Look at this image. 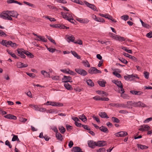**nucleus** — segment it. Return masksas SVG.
Returning a JSON list of instances; mask_svg holds the SVG:
<instances>
[{
    "mask_svg": "<svg viewBox=\"0 0 152 152\" xmlns=\"http://www.w3.org/2000/svg\"><path fill=\"white\" fill-rule=\"evenodd\" d=\"M23 3L24 4H26L28 5L30 7H34V4H32L28 2H26V1H23Z\"/></svg>",
    "mask_w": 152,
    "mask_h": 152,
    "instance_id": "obj_60",
    "label": "nucleus"
},
{
    "mask_svg": "<svg viewBox=\"0 0 152 152\" xmlns=\"http://www.w3.org/2000/svg\"><path fill=\"white\" fill-rule=\"evenodd\" d=\"M112 82L113 83H115V85H116L120 87L121 86H122V84L121 83V82L120 81H118L114 80H112Z\"/></svg>",
    "mask_w": 152,
    "mask_h": 152,
    "instance_id": "obj_16",
    "label": "nucleus"
},
{
    "mask_svg": "<svg viewBox=\"0 0 152 152\" xmlns=\"http://www.w3.org/2000/svg\"><path fill=\"white\" fill-rule=\"evenodd\" d=\"M76 20L79 22L83 24H87L89 21V20L87 18L83 19L78 18Z\"/></svg>",
    "mask_w": 152,
    "mask_h": 152,
    "instance_id": "obj_8",
    "label": "nucleus"
},
{
    "mask_svg": "<svg viewBox=\"0 0 152 152\" xmlns=\"http://www.w3.org/2000/svg\"><path fill=\"white\" fill-rule=\"evenodd\" d=\"M87 83L88 86L93 87L94 86V83L92 82L91 80L89 79L87 81Z\"/></svg>",
    "mask_w": 152,
    "mask_h": 152,
    "instance_id": "obj_31",
    "label": "nucleus"
},
{
    "mask_svg": "<svg viewBox=\"0 0 152 152\" xmlns=\"http://www.w3.org/2000/svg\"><path fill=\"white\" fill-rule=\"evenodd\" d=\"M106 141H99L96 142V146L99 147H103L106 145Z\"/></svg>",
    "mask_w": 152,
    "mask_h": 152,
    "instance_id": "obj_10",
    "label": "nucleus"
},
{
    "mask_svg": "<svg viewBox=\"0 0 152 152\" xmlns=\"http://www.w3.org/2000/svg\"><path fill=\"white\" fill-rule=\"evenodd\" d=\"M121 18L125 21H126L129 19V16L127 15H124L121 17Z\"/></svg>",
    "mask_w": 152,
    "mask_h": 152,
    "instance_id": "obj_37",
    "label": "nucleus"
},
{
    "mask_svg": "<svg viewBox=\"0 0 152 152\" xmlns=\"http://www.w3.org/2000/svg\"><path fill=\"white\" fill-rule=\"evenodd\" d=\"M1 44L3 45H4L7 47L11 46L12 48H16L17 46V45L15 43H13L11 41L3 40L2 41Z\"/></svg>",
    "mask_w": 152,
    "mask_h": 152,
    "instance_id": "obj_2",
    "label": "nucleus"
},
{
    "mask_svg": "<svg viewBox=\"0 0 152 152\" xmlns=\"http://www.w3.org/2000/svg\"><path fill=\"white\" fill-rule=\"evenodd\" d=\"M17 52L18 54V56L23 58H25L26 56L24 55V49L23 48L18 49L17 50Z\"/></svg>",
    "mask_w": 152,
    "mask_h": 152,
    "instance_id": "obj_7",
    "label": "nucleus"
},
{
    "mask_svg": "<svg viewBox=\"0 0 152 152\" xmlns=\"http://www.w3.org/2000/svg\"><path fill=\"white\" fill-rule=\"evenodd\" d=\"M38 38H39V39H36L38 41H41L43 42H45L46 41L45 40V38L43 37H42L41 36H37Z\"/></svg>",
    "mask_w": 152,
    "mask_h": 152,
    "instance_id": "obj_39",
    "label": "nucleus"
},
{
    "mask_svg": "<svg viewBox=\"0 0 152 152\" xmlns=\"http://www.w3.org/2000/svg\"><path fill=\"white\" fill-rule=\"evenodd\" d=\"M82 63L86 67H90V64L88 61L83 60L82 61Z\"/></svg>",
    "mask_w": 152,
    "mask_h": 152,
    "instance_id": "obj_24",
    "label": "nucleus"
},
{
    "mask_svg": "<svg viewBox=\"0 0 152 152\" xmlns=\"http://www.w3.org/2000/svg\"><path fill=\"white\" fill-rule=\"evenodd\" d=\"M47 49L49 52L52 53L54 52L56 50L55 49L50 48H47Z\"/></svg>",
    "mask_w": 152,
    "mask_h": 152,
    "instance_id": "obj_57",
    "label": "nucleus"
},
{
    "mask_svg": "<svg viewBox=\"0 0 152 152\" xmlns=\"http://www.w3.org/2000/svg\"><path fill=\"white\" fill-rule=\"evenodd\" d=\"M48 39L51 42L54 44L56 45V43L54 40H53L51 37L47 36Z\"/></svg>",
    "mask_w": 152,
    "mask_h": 152,
    "instance_id": "obj_48",
    "label": "nucleus"
},
{
    "mask_svg": "<svg viewBox=\"0 0 152 152\" xmlns=\"http://www.w3.org/2000/svg\"><path fill=\"white\" fill-rule=\"evenodd\" d=\"M97 92L98 93V94H104L105 95L107 96V93L104 91H97Z\"/></svg>",
    "mask_w": 152,
    "mask_h": 152,
    "instance_id": "obj_49",
    "label": "nucleus"
},
{
    "mask_svg": "<svg viewBox=\"0 0 152 152\" xmlns=\"http://www.w3.org/2000/svg\"><path fill=\"white\" fill-rule=\"evenodd\" d=\"M71 80V77H70L66 76H64L62 79V82L65 83H68V82H72V80Z\"/></svg>",
    "mask_w": 152,
    "mask_h": 152,
    "instance_id": "obj_6",
    "label": "nucleus"
},
{
    "mask_svg": "<svg viewBox=\"0 0 152 152\" xmlns=\"http://www.w3.org/2000/svg\"><path fill=\"white\" fill-rule=\"evenodd\" d=\"M75 40V37L72 36L69 37L67 38V41L69 42L70 41L73 42Z\"/></svg>",
    "mask_w": 152,
    "mask_h": 152,
    "instance_id": "obj_34",
    "label": "nucleus"
},
{
    "mask_svg": "<svg viewBox=\"0 0 152 152\" xmlns=\"http://www.w3.org/2000/svg\"><path fill=\"white\" fill-rule=\"evenodd\" d=\"M115 134L117 137H124L127 135L128 133L125 131H121L116 133Z\"/></svg>",
    "mask_w": 152,
    "mask_h": 152,
    "instance_id": "obj_5",
    "label": "nucleus"
},
{
    "mask_svg": "<svg viewBox=\"0 0 152 152\" xmlns=\"http://www.w3.org/2000/svg\"><path fill=\"white\" fill-rule=\"evenodd\" d=\"M124 79L126 80H132V76L131 75H128V76H124Z\"/></svg>",
    "mask_w": 152,
    "mask_h": 152,
    "instance_id": "obj_40",
    "label": "nucleus"
},
{
    "mask_svg": "<svg viewBox=\"0 0 152 152\" xmlns=\"http://www.w3.org/2000/svg\"><path fill=\"white\" fill-rule=\"evenodd\" d=\"M75 72L78 74L83 76H85L87 75V72L85 70L81 68H76L75 69Z\"/></svg>",
    "mask_w": 152,
    "mask_h": 152,
    "instance_id": "obj_4",
    "label": "nucleus"
},
{
    "mask_svg": "<svg viewBox=\"0 0 152 152\" xmlns=\"http://www.w3.org/2000/svg\"><path fill=\"white\" fill-rule=\"evenodd\" d=\"M72 118L73 120L75 121V122H77V121H80V120L77 117H72Z\"/></svg>",
    "mask_w": 152,
    "mask_h": 152,
    "instance_id": "obj_63",
    "label": "nucleus"
},
{
    "mask_svg": "<svg viewBox=\"0 0 152 152\" xmlns=\"http://www.w3.org/2000/svg\"><path fill=\"white\" fill-rule=\"evenodd\" d=\"M99 115L102 118H109V117H108L107 115L105 112L100 113L99 114Z\"/></svg>",
    "mask_w": 152,
    "mask_h": 152,
    "instance_id": "obj_21",
    "label": "nucleus"
},
{
    "mask_svg": "<svg viewBox=\"0 0 152 152\" xmlns=\"http://www.w3.org/2000/svg\"><path fill=\"white\" fill-rule=\"evenodd\" d=\"M99 85L102 87H104L105 86V84L106 83V82L104 81H98Z\"/></svg>",
    "mask_w": 152,
    "mask_h": 152,
    "instance_id": "obj_32",
    "label": "nucleus"
},
{
    "mask_svg": "<svg viewBox=\"0 0 152 152\" xmlns=\"http://www.w3.org/2000/svg\"><path fill=\"white\" fill-rule=\"evenodd\" d=\"M71 53H72V54L77 59H80V57L75 52L71 51Z\"/></svg>",
    "mask_w": 152,
    "mask_h": 152,
    "instance_id": "obj_30",
    "label": "nucleus"
},
{
    "mask_svg": "<svg viewBox=\"0 0 152 152\" xmlns=\"http://www.w3.org/2000/svg\"><path fill=\"white\" fill-rule=\"evenodd\" d=\"M81 151V149L78 147H74L72 149V151L75 152H80Z\"/></svg>",
    "mask_w": 152,
    "mask_h": 152,
    "instance_id": "obj_19",
    "label": "nucleus"
},
{
    "mask_svg": "<svg viewBox=\"0 0 152 152\" xmlns=\"http://www.w3.org/2000/svg\"><path fill=\"white\" fill-rule=\"evenodd\" d=\"M12 135L13 136L12 140V141H20L19 139L18 138L17 135H15L14 134H12Z\"/></svg>",
    "mask_w": 152,
    "mask_h": 152,
    "instance_id": "obj_26",
    "label": "nucleus"
},
{
    "mask_svg": "<svg viewBox=\"0 0 152 152\" xmlns=\"http://www.w3.org/2000/svg\"><path fill=\"white\" fill-rule=\"evenodd\" d=\"M67 20L72 23H74L75 22V20L73 19L72 17L69 18Z\"/></svg>",
    "mask_w": 152,
    "mask_h": 152,
    "instance_id": "obj_55",
    "label": "nucleus"
},
{
    "mask_svg": "<svg viewBox=\"0 0 152 152\" xmlns=\"http://www.w3.org/2000/svg\"><path fill=\"white\" fill-rule=\"evenodd\" d=\"M89 73L91 74H96L98 73H101V71L96 69L95 67H91L88 71Z\"/></svg>",
    "mask_w": 152,
    "mask_h": 152,
    "instance_id": "obj_3",
    "label": "nucleus"
},
{
    "mask_svg": "<svg viewBox=\"0 0 152 152\" xmlns=\"http://www.w3.org/2000/svg\"><path fill=\"white\" fill-rule=\"evenodd\" d=\"M29 106L34 109L35 110H38V107L37 105L33 104H30L29 105Z\"/></svg>",
    "mask_w": 152,
    "mask_h": 152,
    "instance_id": "obj_33",
    "label": "nucleus"
},
{
    "mask_svg": "<svg viewBox=\"0 0 152 152\" xmlns=\"http://www.w3.org/2000/svg\"><path fill=\"white\" fill-rule=\"evenodd\" d=\"M7 52H8V53L11 55L12 57L15 58H17V57L16 56L14 53H12L10 51L7 50Z\"/></svg>",
    "mask_w": 152,
    "mask_h": 152,
    "instance_id": "obj_38",
    "label": "nucleus"
},
{
    "mask_svg": "<svg viewBox=\"0 0 152 152\" xmlns=\"http://www.w3.org/2000/svg\"><path fill=\"white\" fill-rule=\"evenodd\" d=\"M96 21L99 22H104L105 21L104 19L102 18H98V19L97 20H96Z\"/></svg>",
    "mask_w": 152,
    "mask_h": 152,
    "instance_id": "obj_53",
    "label": "nucleus"
},
{
    "mask_svg": "<svg viewBox=\"0 0 152 152\" xmlns=\"http://www.w3.org/2000/svg\"><path fill=\"white\" fill-rule=\"evenodd\" d=\"M5 144L6 145L8 146L10 148H12V145L10 143L8 140H7L5 142Z\"/></svg>",
    "mask_w": 152,
    "mask_h": 152,
    "instance_id": "obj_41",
    "label": "nucleus"
},
{
    "mask_svg": "<svg viewBox=\"0 0 152 152\" xmlns=\"http://www.w3.org/2000/svg\"><path fill=\"white\" fill-rule=\"evenodd\" d=\"M99 15L102 17H104L106 18H107L108 19H109V16H110V15H109L108 14H106V15H104L103 14H99Z\"/></svg>",
    "mask_w": 152,
    "mask_h": 152,
    "instance_id": "obj_36",
    "label": "nucleus"
},
{
    "mask_svg": "<svg viewBox=\"0 0 152 152\" xmlns=\"http://www.w3.org/2000/svg\"><path fill=\"white\" fill-rule=\"evenodd\" d=\"M113 74L118 78H121V75L116 71L113 72Z\"/></svg>",
    "mask_w": 152,
    "mask_h": 152,
    "instance_id": "obj_44",
    "label": "nucleus"
},
{
    "mask_svg": "<svg viewBox=\"0 0 152 152\" xmlns=\"http://www.w3.org/2000/svg\"><path fill=\"white\" fill-rule=\"evenodd\" d=\"M140 101H139L138 102H134V107H140Z\"/></svg>",
    "mask_w": 152,
    "mask_h": 152,
    "instance_id": "obj_59",
    "label": "nucleus"
},
{
    "mask_svg": "<svg viewBox=\"0 0 152 152\" xmlns=\"http://www.w3.org/2000/svg\"><path fill=\"white\" fill-rule=\"evenodd\" d=\"M58 129L60 132L62 134H64L66 131L65 128L62 126H60L58 127Z\"/></svg>",
    "mask_w": 152,
    "mask_h": 152,
    "instance_id": "obj_27",
    "label": "nucleus"
},
{
    "mask_svg": "<svg viewBox=\"0 0 152 152\" xmlns=\"http://www.w3.org/2000/svg\"><path fill=\"white\" fill-rule=\"evenodd\" d=\"M146 36L149 38L152 37V31H150L149 33H147L146 34Z\"/></svg>",
    "mask_w": 152,
    "mask_h": 152,
    "instance_id": "obj_64",
    "label": "nucleus"
},
{
    "mask_svg": "<svg viewBox=\"0 0 152 152\" xmlns=\"http://www.w3.org/2000/svg\"><path fill=\"white\" fill-rule=\"evenodd\" d=\"M145 78L148 79L149 78V73L148 72L146 71H144L143 72Z\"/></svg>",
    "mask_w": 152,
    "mask_h": 152,
    "instance_id": "obj_42",
    "label": "nucleus"
},
{
    "mask_svg": "<svg viewBox=\"0 0 152 152\" xmlns=\"http://www.w3.org/2000/svg\"><path fill=\"white\" fill-rule=\"evenodd\" d=\"M142 126L144 129H145V131L148 130L150 128V126L148 125L144 124Z\"/></svg>",
    "mask_w": 152,
    "mask_h": 152,
    "instance_id": "obj_46",
    "label": "nucleus"
},
{
    "mask_svg": "<svg viewBox=\"0 0 152 152\" xmlns=\"http://www.w3.org/2000/svg\"><path fill=\"white\" fill-rule=\"evenodd\" d=\"M65 87L67 90H71L72 89V86L70 85L68 83H66L64 84Z\"/></svg>",
    "mask_w": 152,
    "mask_h": 152,
    "instance_id": "obj_25",
    "label": "nucleus"
},
{
    "mask_svg": "<svg viewBox=\"0 0 152 152\" xmlns=\"http://www.w3.org/2000/svg\"><path fill=\"white\" fill-rule=\"evenodd\" d=\"M82 127H83V128L84 129H85L87 130H88L90 131L91 130L89 128V127L87 125H82Z\"/></svg>",
    "mask_w": 152,
    "mask_h": 152,
    "instance_id": "obj_58",
    "label": "nucleus"
},
{
    "mask_svg": "<svg viewBox=\"0 0 152 152\" xmlns=\"http://www.w3.org/2000/svg\"><path fill=\"white\" fill-rule=\"evenodd\" d=\"M134 102L132 101H129L127 102V104L128 105L134 106Z\"/></svg>",
    "mask_w": 152,
    "mask_h": 152,
    "instance_id": "obj_50",
    "label": "nucleus"
},
{
    "mask_svg": "<svg viewBox=\"0 0 152 152\" xmlns=\"http://www.w3.org/2000/svg\"><path fill=\"white\" fill-rule=\"evenodd\" d=\"M7 2L8 4L16 3L18 4L19 5H21L23 4L15 0H9L7 1Z\"/></svg>",
    "mask_w": 152,
    "mask_h": 152,
    "instance_id": "obj_17",
    "label": "nucleus"
},
{
    "mask_svg": "<svg viewBox=\"0 0 152 152\" xmlns=\"http://www.w3.org/2000/svg\"><path fill=\"white\" fill-rule=\"evenodd\" d=\"M121 96L124 99H129V96L126 94L122 93L121 94Z\"/></svg>",
    "mask_w": 152,
    "mask_h": 152,
    "instance_id": "obj_35",
    "label": "nucleus"
},
{
    "mask_svg": "<svg viewBox=\"0 0 152 152\" xmlns=\"http://www.w3.org/2000/svg\"><path fill=\"white\" fill-rule=\"evenodd\" d=\"M61 14L64 18L66 19L67 20H68L69 17L68 16V15H67L66 13L65 14L63 12H61Z\"/></svg>",
    "mask_w": 152,
    "mask_h": 152,
    "instance_id": "obj_52",
    "label": "nucleus"
},
{
    "mask_svg": "<svg viewBox=\"0 0 152 152\" xmlns=\"http://www.w3.org/2000/svg\"><path fill=\"white\" fill-rule=\"evenodd\" d=\"M129 58L131 59L133 61H137V59L135 57L132 56L131 55H130Z\"/></svg>",
    "mask_w": 152,
    "mask_h": 152,
    "instance_id": "obj_56",
    "label": "nucleus"
},
{
    "mask_svg": "<svg viewBox=\"0 0 152 152\" xmlns=\"http://www.w3.org/2000/svg\"><path fill=\"white\" fill-rule=\"evenodd\" d=\"M123 86H121L120 88L121 90H119L118 91V92L121 93V94L122 93H124V89L123 88Z\"/></svg>",
    "mask_w": 152,
    "mask_h": 152,
    "instance_id": "obj_62",
    "label": "nucleus"
},
{
    "mask_svg": "<svg viewBox=\"0 0 152 152\" xmlns=\"http://www.w3.org/2000/svg\"><path fill=\"white\" fill-rule=\"evenodd\" d=\"M130 93L133 95H140L143 94V92L141 91L135 90H131L130 91Z\"/></svg>",
    "mask_w": 152,
    "mask_h": 152,
    "instance_id": "obj_14",
    "label": "nucleus"
},
{
    "mask_svg": "<svg viewBox=\"0 0 152 152\" xmlns=\"http://www.w3.org/2000/svg\"><path fill=\"white\" fill-rule=\"evenodd\" d=\"M88 146L90 148H94L95 146H96V142L93 140H88Z\"/></svg>",
    "mask_w": 152,
    "mask_h": 152,
    "instance_id": "obj_9",
    "label": "nucleus"
},
{
    "mask_svg": "<svg viewBox=\"0 0 152 152\" xmlns=\"http://www.w3.org/2000/svg\"><path fill=\"white\" fill-rule=\"evenodd\" d=\"M24 53H25L26 55L27 56H28L30 57L31 58H32L34 57V56L31 53L28 52L27 50H24Z\"/></svg>",
    "mask_w": 152,
    "mask_h": 152,
    "instance_id": "obj_22",
    "label": "nucleus"
},
{
    "mask_svg": "<svg viewBox=\"0 0 152 152\" xmlns=\"http://www.w3.org/2000/svg\"><path fill=\"white\" fill-rule=\"evenodd\" d=\"M125 39L124 37L119 36L118 40L122 42L125 41Z\"/></svg>",
    "mask_w": 152,
    "mask_h": 152,
    "instance_id": "obj_54",
    "label": "nucleus"
},
{
    "mask_svg": "<svg viewBox=\"0 0 152 152\" xmlns=\"http://www.w3.org/2000/svg\"><path fill=\"white\" fill-rule=\"evenodd\" d=\"M41 73L42 75H43L45 77H48V73L46 71L42 70L41 71Z\"/></svg>",
    "mask_w": 152,
    "mask_h": 152,
    "instance_id": "obj_43",
    "label": "nucleus"
},
{
    "mask_svg": "<svg viewBox=\"0 0 152 152\" xmlns=\"http://www.w3.org/2000/svg\"><path fill=\"white\" fill-rule=\"evenodd\" d=\"M137 146L138 148H140L141 149H145L148 148V146L140 144H137Z\"/></svg>",
    "mask_w": 152,
    "mask_h": 152,
    "instance_id": "obj_29",
    "label": "nucleus"
},
{
    "mask_svg": "<svg viewBox=\"0 0 152 152\" xmlns=\"http://www.w3.org/2000/svg\"><path fill=\"white\" fill-rule=\"evenodd\" d=\"M4 117L10 119L16 120L17 119V118L15 116L11 114L6 115L4 116Z\"/></svg>",
    "mask_w": 152,
    "mask_h": 152,
    "instance_id": "obj_13",
    "label": "nucleus"
},
{
    "mask_svg": "<svg viewBox=\"0 0 152 152\" xmlns=\"http://www.w3.org/2000/svg\"><path fill=\"white\" fill-rule=\"evenodd\" d=\"M56 137L58 140L61 141L63 139L62 135L59 133L57 132L56 134Z\"/></svg>",
    "mask_w": 152,
    "mask_h": 152,
    "instance_id": "obj_23",
    "label": "nucleus"
},
{
    "mask_svg": "<svg viewBox=\"0 0 152 152\" xmlns=\"http://www.w3.org/2000/svg\"><path fill=\"white\" fill-rule=\"evenodd\" d=\"M18 15V14L16 12L13 11H7L2 14H0V18L4 19L12 20V19L11 17L17 18Z\"/></svg>",
    "mask_w": 152,
    "mask_h": 152,
    "instance_id": "obj_1",
    "label": "nucleus"
},
{
    "mask_svg": "<svg viewBox=\"0 0 152 152\" xmlns=\"http://www.w3.org/2000/svg\"><path fill=\"white\" fill-rule=\"evenodd\" d=\"M67 74H69L72 75H75L76 74L72 70H70L69 69V70L68 71Z\"/></svg>",
    "mask_w": 152,
    "mask_h": 152,
    "instance_id": "obj_51",
    "label": "nucleus"
},
{
    "mask_svg": "<svg viewBox=\"0 0 152 152\" xmlns=\"http://www.w3.org/2000/svg\"><path fill=\"white\" fill-rule=\"evenodd\" d=\"M111 120L114 123H118L120 122V121L119 119L114 117H112Z\"/></svg>",
    "mask_w": 152,
    "mask_h": 152,
    "instance_id": "obj_28",
    "label": "nucleus"
},
{
    "mask_svg": "<svg viewBox=\"0 0 152 152\" xmlns=\"http://www.w3.org/2000/svg\"><path fill=\"white\" fill-rule=\"evenodd\" d=\"M79 118L84 122H86L87 120L86 117L84 114L79 115Z\"/></svg>",
    "mask_w": 152,
    "mask_h": 152,
    "instance_id": "obj_20",
    "label": "nucleus"
},
{
    "mask_svg": "<svg viewBox=\"0 0 152 152\" xmlns=\"http://www.w3.org/2000/svg\"><path fill=\"white\" fill-rule=\"evenodd\" d=\"M99 129L101 131L104 133H107L108 132V131L106 127L103 126H102L101 127H100L99 128Z\"/></svg>",
    "mask_w": 152,
    "mask_h": 152,
    "instance_id": "obj_18",
    "label": "nucleus"
},
{
    "mask_svg": "<svg viewBox=\"0 0 152 152\" xmlns=\"http://www.w3.org/2000/svg\"><path fill=\"white\" fill-rule=\"evenodd\" d=\"M51 77L54 80H57L59 79V77L57 76H52Z\"/></svg>",
    "mask_w": 152,
    "mask_h": 152,
    "instance_id": "obj_47",
    "label": "nucleus"
},
{
    "mask_svg": "<svg viewBox=\"0 0 152 152\" xmlns=\"http://www.w3.org/2000/svg\"><path fill=\"white\" fill-rule=\"evenodd\" d=\"M106 151L105 149L104 148H100L96 150L97 152H105Z\"/></svg>",
    "mask_w": 152,
    "mask_h": 152,
    "instance_id": "obj_45",
    "label": "nucleus"
},
{
    "mask_svg": "<svg viewBox=\"0 0 152 152\" xmlns=\"http://www.w3.org/2000/svg\"><path fill=\"white\" fill-rule=\"evenodd\" d=\"M51 104H50L51 105L53 106H56L57 107H62L63 106V104L61 103L60 102H50Z\"/></svg>",
    "mask_w": 152,
    "mask_h": 152,
    "instance_id": "obj_15",
    "label": "nucleus"
},
{
    "mask_svg": "<svg viewBox=\"0 0 152 152\" xmlns=\"http://www.w3.org/2000/svg\"><path fill=\"white\" fill-rule=\"evenodd\" d=\"M85 4L89 7L94 10H96V6L93 4H90L87 2H85Z\"/></svg>",
    "mask_w": 152,
    "mask_h": 152,
    "instance_id": "obj_12",
    "label": "nucleus"
},
{
    "mask_svg": "<svg viewBox=\"0 0 152 152\" xmlns=\"http://www.w3.org/2000/svg\"><path fill=\"white\" fill-rule=\"evenodd\" d=\"M17 66L18 68H20L26 67L28 66V65L27 64H24L19 62L17 63Z\"/></svg>",
    "mask_w": 152,
    "mask_h": 152,
    "instance_id": "obj_11",
    "label": "nucleus"
},
{
    "mask_svg": "<svg viewBox=\"0 0 152 152\" xmlns=\"http://www.w3.org/2000/svg\"><path fill=\"white\" fill-rule=\"evenodd\" d=\"M152 120V117L148 118H147L146 120H145L144 121V123H148L150 121H151Z\"/></svg>",
    "mask_w": 152,
    "mask_h": 152,
    "instance_id": "obj_61",
    "label": "nucleus"
}]
</instances>
